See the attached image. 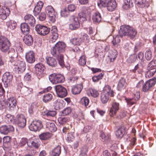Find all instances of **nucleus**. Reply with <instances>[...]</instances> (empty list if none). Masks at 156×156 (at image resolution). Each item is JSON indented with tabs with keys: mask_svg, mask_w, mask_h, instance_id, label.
Listing matches in <instances>:
<instances>
[{
	"mask_svg": "<svg viewBox=\"0 0 156 156\" xmlns=\"http://www.w3.org/2000/svg\"><path fill=\"white\" fill-rule=\"evenodd\" d=\"M11 43L5 37L0 36V50L3 52H7L10 49Z\"/></svg>",
	"mask_w": 156,
	"mask_h": 156,
	"instance_id": "obj_1",
	"label": "nucleus"
},
{
	"mask_svg": "<svg viewBox=\"0 0 156 156\" xmlns=\"http://www.w3.org/2000/svg\"><path fill=\"white\" fill-rule=\"evenodd\" d=\"M66 44L62 42L59 41L56 44L53 48L51 49V53L53 55L63 52L65 51Z\"/></svg>",
	"mask_w": 156,
	"mask_h": 156,
	"instance_id": "obj_2",
	"label": "nucleus"
},
{
	"mask_svg": "<svg viewBox=\"0 0 156 156\" xmlns=\"http://www.w3.org/2000/svg\"><path fill=\"white\" fill-rule=\"evenodd\" d=\"M45 10L49 22L54 23L55 21L56 13L53 7L48 5L46 8Z\"/></svg>",
	"mask_w": 156,
	"mask_h": 156,
	"instance_id": "obj_3",
	"label": "nucleus"
},
{
	"mask_svg": "<svg viewBox=\"0 0 156 156\" xmlns=\"http://www.w3.org/2000/svg\"><path fill=\"white\" fill-rule=\"evenodd\" d=\"M12 65L16 66L14 70L16 73H20L24 72L26 69V64L23 61L18 60L17 61H12Z\"/></svg>",
	"mask_w": 156,
	"mask_h": 156,
	"instance_id": "obj_4",
	"label": "nucleus"
},
{
	"mask_svg": "<svg viewBox=\"0 0 156 156\" xmlns=\"http://www.w3.org/2000/svg\"><path fill=\"white\" fill-rule=\"evenodd\" d=\"M50 81L53 84H57L63 82L65 79L64 76L59 74L53 73L49 76Z\"/></svg>",
	"mask_w": 156,
	"mask_h": 156,
	"instance_id": "obj_5",
	"label": "nucleus"
},
{
	"mask_svg": "<svg viewBox=\"0 0 156 156\" xmlns=\"http://www.w3.org/2000/svg\"><path fill=\"white\" fill-rule=\"evenodd\" d=\"M37 32L40 35L45 36L50 32V29L47 27L40 24L37 25L35 27Z\"/></svg>",
	"mask_w": 156,
	"mask_h": 156,
	"instance_id": "obj_6",
	"label": "nucleus"
},
{
	"mask_svg": "<svg viewBox=\"0 0 156 156\" xmlns=\"http://www.w3.org/2000/svg\"><path fill=\"white\" fill-rule=\"evenodd\" d=\"M55 88L56 94L58 97L63 98L67 96V90L64 87L59 85L55 86Z\"/></svg>",
	"mask_w": 156,
	"mask_h": 156,
	"instance_id": "obj_7",
	"label": "nucleus"
},
{
	"mask_svg": "<svg viewBox=\"0 0 156 156\" xmlns=\"http://www.w3.org/2000/svg\"><path fill=\"white\" fill-rule=\"evenodd\" d=\"M148 71L146 73V76L149 77L153 76L156 71V60H152L148 64Z\"/></svg>",
	"mask_w": 156,
	"mask_h": 156,
	"instance_id": "obj_8",
	"label": "nucleus"
},
{
	"mask_svg": "<svg viewBox=\"0 0 156 156\" xmlns=\"http://www.w3.org/2000/svg\"><path fill=\"white\" fill-rule=\"evenodd\" d=\"M156 83V78H154L147 81L143 85V91L145 92L154 86Z\"/></svg>",
	"mask_w": 156,
	"mask_h": 156,
	"instance_id": "obj_9",
	"label": "nucleus"
},
{
	"mask_svg": "<svg viewBox=\"0 0 156 156\" xmlns=\"http://www.w3.org/2000/svg\"><path fill=\"white\" fill-rule=\"evenodd\" d=\"M13 78L12 75L10 72H6L4 73L2 77V81L5 87H7L10 84Z\"/></svg>",
	"mask_w": 156,
	"mask_h": 156,
	"instance_id": "obj_10",
	"label": "nucleus"
},
{
	"mask_svg": "<svg viewBox=\"0 0 156 156\" xmlns=\"http://www.w3.org/2000/svg\"><path fill=\"white\" fill-rule=\"evenodd\" d=\"M43 127L41 122L40 120H35L30 125L29 128L32 131H37Z\"/></svg>",
	"mask_w": 156,
	"mask_h": 156,
	"instance_id": "obj_11",
	"label": "nucleus"
},
{
	"mask_svg": "<svg viewBox=\"0 0 156 156\" xmlns=\"http://www.w3.org/2000/svg\"><path fill=\"white\" fill-rule=\"evenodd\" d=\"M69 19L72 23L69 25V28L71 30H76L79 27L80 23L77 17L74 16H72L70 17Z\"/></svg>",
	"mask_w": 156,
	"mask_h": 156,
	"instance_id": "obj_12",
	"label": "nucleus"
},
{
	"mask_svg": "<svg viewBox=\"0 0 156 156\" xmlns=\"http://www.w3.org/2000/svg\"><path fill=\"white\" fill-rule=\"evenodd\" d=\"M8 110L13 111L16 108L17 105V101L13 97H10L7 99Z\"/></svg>",
	"mask_w": 156,
	"mask_h": 156,
	"instance_id": "obj_13",
	"label": "nucleus"
},
{
	"mask_svg": "<svg viewBox=\"0 0 156 156\" xmlns=\"http://www.w3.org/2000/svg\"><path fill=\"white\" fill-rule=\"evenodd\" d=\"M35 73L37 76L41 75L45 69V67L42 63H38L36 64L34 67Z\"/></svg>",
	"mask_w": 156,
	"mask_h": 156,
	"instance_id": "obj_14",
	"label": "nucleus"
},
{
	"mask_svg": "<svg viewBox=\"0 0 156 156\" xmlns=\"http://www.w3.org/2000/svg\"><path fill=\"white\" fill-rule=\"evenodd\" d=\"M14 130V127L10 125H3L0 127V132L2 134H7Z\"/></svg>",
	"mask_w": 156,
	"mask_h": 156,
	"instance_id": "obj_15",
	"label": "nucleus"
},
{
	"mask_svg": "<svg viewBox=\"0 0 156 156\" xmlns=\"http://www.w3.org/2000/svg\"><path fill=\"white\" fill-rule=\"evenodd\" d=\"M16 122L18 126L21 128H24L26 125V120L23 115L21 114L19 115Z\"/></svg>",
	"mask_w": 156,
	"mask_h": 156,
	"instance_id": "obj_16",
	"label": "nucleus"
},
{
	"mask_svg": "<svg viewBox=\"0 0 156 156\" xmlns=\"http://www.w3.org/2000/svg\"><path fill=\"white\" fill-rule=\"evenodd\" d=\"M26 60L28 63H32L35 61V54L33 51H30L25 55Z\"/></svg>",
	"mask_w": 156,
	"mask_h": 156,
	"instance_id": "obj_17",
	"label": "nucleus"
},
{
	"mask_svg": "<svg viewBox=\"0 0 156 156\" xmlns=\"http://www.w3.org/2000/svg\"><path fill=\"white\" fill-rule=\"evenodd\" d=\"M24 20L26 23L29 24L32 27H34L35 24V20L32 15L28 14L24 17Z\"/></svg>",
	"mask_w": 156,
	"mask_h": 156,
	"instance_id": "obj_18",
	"label": "nucleus"
},
{
	"mask_svg": "<svg viewBox=\"0 0 156 156\" xmlns=\"http://www.w3.org/2000/svg\"><path fill=\"white\" fill-rule=\"evenodd\" d=\"M119 104L117 102H114L112 104L109 113L111 116L113 117L116 114L119 109Z\"/></svg>",
	"mask_w": 156,
	"mask_h": 156,
	"instance_id": "obj_19",
	"label": "nucleus"
},
{
	"mask_svg": "<svg viewBox=\"0 0 156 156\" xmlns=\"http://www.w3.org/2000/svg\"><path fill=\"white\" fill-rule=\"evenodd\" d=\"M127 129L126 127L122 125L119 127L118 130L115 132L116 136L119 138H122L125 133Z\"/></svg>",
	"mask_w": 156,
	"mask_h": 156,
	"instance_id": "obj_20",
	"label": "nucleus"
},
{
	"mask_svg": "<svg viewBox=\"0 0 156 156\" xmlns=\"http://www.w3.org/2000/svg\"><path fill=\"white\" fill-rule=\"evenodd\" d=\"M129 26L128 25H122L120 27L119 30V34L121 37L127 36Z\"/></svg>",
	"mask_w": 156,
	"mask_h": 156,
	"instance_id": "obj_21",
	"label": "nucleus"
},
{
	"mask_svg": "<svg viewBox=\"0 0 156 156\" xmlns=\"http://www.w3.org/2000/svg\"><path fill=\"white\" fill-rule=\"evenodd\" d=\"M140 92H136L135 94H134L133 96V98L127 99L126 98L125 99L128 104L129 106H130L134 104L135 103V102L133 101V100L134 99L135 100H138L140 98Z\"/></svg>",
	"mask_w": 156,
	"mask_h": 156,
	"instance_id": "obj_22",
	"label": "nucleus"
},
{
	"mask_svg": "<svg viewBox=\"0 0 156 156\" xmlns=\"http://www.w3.org/2000/svg\"><path fill=\"white\" fill-rule=\"evenodd\" d=\"M117 6L116 2L115 0H110L109 1L106 6L108 10L112 11L114 10Z\"/></svg>",
	"mask_w": 156,
	"mask_h": 156,
	"instance_id": "obj_23",
	"label": "nucleus"
},
{
	"mask_svg": "<svg viewBox=\"0 0 156 156\" xmlns=\"http://www.w3.org/2000/svg\"><path fill=\"white\" fill-rule=\"evenodd\" d=\"M83 86L81 84L74 86L71 89L72 93L74 95L79 94L81 92Z\"/></svg>",
	"mask_w": 156,
	"mask_h": 156,
	"instance_id": "obj_24",
	"label": "nucleus"
},
{
	"mask_svg": "<svg viewBox=\"0 0 156 156\" xmlns=\"http://www.w3.org/2000/svg\"><path fill=\"white\" fill-rule=\"evenodd\" d=\"M3 9V11L0 13V18L2 20H5L9 15L10 11L9 8L5 7H4Z\"/></svg>",
	"mask_w": 156,
	"mask_h": 156,
	"instance_id": "obj_25",
	"label": "nucleus"
},
{
	"mask_svg": "<svg viewBox=\"0 0 156 156\" xmlns=\"http://www.w3.org/2000/svg\"><path fill=\"white\" fill-rule=\"evenodd\" d=\"M47 64L52 67H55L57 65V62L56 60L54 58L50 57L46 58Z\"/></svg>",
	"mask_w": 156,
	"mask_h": 156,
	"instance_id": "obj_26",
	"label": "nucleus"
},
{
	"mask_svg": "<svg viewBox=\"0 0 156 156\" xmlns=\"http://www.w3.org/2000/svg\"><path fill=\"white\" fill-rule=\"evenodd\" d=\"M51 33L52 41V42H55L58 39V37L56 26H53L52 27Z\"/></svg>",
	"mask_w": 156,
	"mask_h": 156,
	"instance_id": "obj_27",
	"label": "nucleus"
},
{
	"mask_svg": "<svg viewBox=\"0 0 156 156\" xmlns=\"http://www.w3.org/2000/svg\"><path fill=\"white\" fill-rule=\"evenodd\" d=\"M23 41L25 43L28 45H31L33 42V39L30 35H26L23 38Z\"/></svg>",
	"mask_w": 156,
	"mask_h": 156,
	"instance_id": "obj_28",
	"label": "nucleus"
},
{
	"mask_svg": "<svg viewBox=\"0 0 156 156\" xmlns=\"http://www.w3.org/2000/svg\"><path fill=\"white\" fill-rule=\"evenodd\" d=\"M135 3L139 6L143 8L147 7L149 4L147 0H135Z\"/></svg>",
	"mask_w": 156,
	"mask_h": 156,
	"instance_id": "obj_29",
	"label": "nucleus"
},
{
	"mask_svg": "<svg viewBox=\"0 0 156 156\" xmlns=\"http://www.w3.org/2000/svg\"><path fill=\"white\" fill-rule=\"evenodd\" d=\"M20 91L23 95L27 96L32 94L33 90L32 88L24 87L21 88Z\"/></svg>",
	"mask_w": 156,
	"mask_h": 156,
	"instance_id": "obj_30",
	"label": "nucleus"
},
{
	"mask_svg": "<svg viewBox=\"0 0 156 156\" xmlns=\"http://www.w3.org/2000/svg\"><path fill=\"white\" fill-rule=\"evenodd\" d=\"M46 128L47 130L51 132H54L57 130V128L55 124L51 122H48L46 123Z\"/></svg>",
	"mask_w": 156,
	"mask_h": 156,
	"instance_id": "obj_31",
	"label": "nucleus"
},
{
	"mask_svg": "<svg viewBox=\"0 0 156 156\" xmlns=\"http://www.w3.org/2000/svg\"><path fill=\"white\" fill-rule=\"evenodd\" d=\"M20 29L22 32L24 34H26L29 33V27L26 23H23L21 24Z\"/></svg>",
	"mask_w": 156,
	"mask_h": 156,
	"instance_id": "obj_32",
	"label": "nucleus"
},
{
	"mask_svg": "<svg viewBox=\"0 0 156 156\" xmlns=\"http://www.w3.org/2000/svg\"><path fill=\"white\" fill-rule=\"evenodd\" d=\"M92 20L94 23H99L101 20L100 13L98 12L94 13L92 15Z\"/></svg>",
	"mask_w": 156,
	"mask_h": 156,
	"instance_id": "obj_33",
	"label": "nucleus"
},
{
	"mask_svg": "<svg viewBox=\"0 0 156 156\" xmlns=\"http://www.w3.org/2000/svg\"><path fill=\"white\" fill-rule=\"evenodd\" d=\"M65 104L64 101L62 100L58 99L54 102V106L57 109L62 108Z\"/></svg>",
	"mask_w": 156,
	"mask_h": 156,
	"instance_id": "obj_34",
	"label": "nucleus"
},
{
	"mask_svg": "<svg viewBox=\"0 0 156 156\" xmlns=\"http://www.w3.org/2000/svg\"><path fill=\"white\" fill-rule=\"evenodd\" d=\"M124 4L122 5V8L124 9H127L133 6V3L131 0H124Z\"/></svg>",
	"mask_w": 156,
	"mask_h": 156,
	"instance_id": "obj_35",
	"label": "nucleus"
},
{
	"mask_svg": "<svg viewBox=\"0 0 156 156\" xmlns=\"http://www.w3.org/2000/svg\"><path fill=\"white\" fill-rule=\"evenodd\" d=\"M128 29L127 36H129L131 38H133L136 34V31L133 28L130 26Z\"/></svg>",
	"mask_w": 156,
	"mask_h": 156,
	"instance_id": "obj_36",
	"label": "nucleus"
},
{
	"mask_svg": "<svg viewBox=\"0 0 156 156\" xmlns=\"http://www.w3.org/2000/svg\"><path fill=\"white\" fill-rule=\"evenodd\" d=\"M88 11L86 9L83 10L81 12L79 13V16L82 21L87 20Z\"/></svg>",
	"mask_w": 156,
	"mask_h": 156,
	"instance_id": "obj_37",
	"label": "nucleus"
},
{
	"mask_svg": "<svg viewBox=\"0 0 156 156\" xmlns=\"http://www.w3.org/2000/svg\"><path fill=\"white\" fill-rule=\"evenodd\" d=\"M70 41L74 45H79L82 42V39L79 37H78L71 39Z\"/></svg>",
	"mask_w": 156,
	"mask_h": 156,
	"instance_id": "obj_38",
	"label": "nucleus"
},
{
	"mask_svg": "<svg viewBox=\"0 0 156 156\" xmlns=\"http://www.w3.org/2000/svg\"><path fill=\"white\" fill-rule=\"evenodd\" d=\"M88 94L89 96H92L94 98H96L98 96L99 93L98 91L94 89H89Z\"/></svg>",
	"mask_w": 156,
	"mask_h": 156,
	"instance_id": "obj_39",
	"label": "nucleus"
},
{
	"mask_svg": "<svg viewBox=\"0 0 156 156\" xmlns=\"http://www.w3.org/2000/svg\"><path fill=\"white\" fill-rule=\"evenodd\" d=\"M6 25L8 29L12 30L16 28V23L14 21L10 20L6 22Z\"/></svg>",
	"mask_w": 156,
	"mask_h": 156,
	"instance_id": "obj_40",
	"label": "nucleus"
},
{
	"mask_svg": "<svg viewBox=\"0 0 156 156\" xmlns=\"http://www.w3.org/2000/svg\"><path fill=\"white\" fill-rule=\"evenodd\" d=\"M51 136V133L49 132H46L40 135L39 137L41 140H45L50 138Z\"/></svg>",
	"mask_w": 156,
	"mask_h": 156,
	"instance_id": "obj_41",
	"label": "nucleus"
},
{
	"mask_svg": "<svg viewBox=\"0 0 156 156\" xmlns=\"http://www.w3.org/2000/svg\"><path fill=\"white\" fill-rule=\"evenodd\" d=\"M120 41V39L119 35L114 36L113 37V39L112 41L113 45L115 47H117Z\"/></svg>",
	"mask_w": 156,
	"mask_h": 156,
	"instance_id": "obj_42",
	"label": "nucleus"
},
{
	"mask_svg": "<svg viewBox=\"0 0 156 156\" xmlns=\"http://www.w3.org/2000/svg\"><path fill=\"white\" fill-rule=\"evenodd\" d=\"M126 84V81L123 78H121L118 84L117 87L119 90L125 88Z\"/></svg>",
	"mask_w": 156,
	"mask_h": 156,
	"instance_id": "obj_43",
	"label": "nucleus"
},
{
	"mask_svg": "<svg viewBox=\"0 0 156 156\" xmlns=\"http://www.w3.org/2000/svg\"><path fill=\"white\" fill-rule=\"evenodd\" d=\"M53 56L57 57L59 63L61 66L64 65V57L62 54L58 53V54H56V55Z\"/></svg>",
	"mask_w": 156,
	"mask_h": 156,
	"instance_id": "obj_44",
	"label": "nucleus"
},
{
	"mask_svg": "<svg viewBox=\"0 0 156 156\" xmlns=\"http://www.w3.org/2000/svg\"><path fill=\"white\" fill-rule=\"evenodd\" d=\"M61 147L58 145L55 147L52 151V156H59L61 153Z\"/></svg>",
	"mask_w": 156,
	"mask_h": 156,
	"instance_id": "obj_45",
	"label": "nucleus"
},
{
	"mask_svg": "<svg viewBox=\"0 0 156 156\" xmlns=\"http://www.w3.org/2000/svg\"><path fill=\"white\" fill-rule=\"evenodd\" d=\"M28 145L37 148L39 146V144L37 141H34L32 139H30L28 141Z\"/></svg>",
	"mask_w": 156,
	"mask_h": 156,
	"instance_id": "obj_46",
	"label": "nucleus"
},
{
	"mask_svg": "<svg viewBox=\"0 0 156 156\" xmlns=\"http://www.w3.org/2000/svg\"><path fill=\"white\" fill-rule=\"evenodd\" d=\"M53 98L52 94L48 93L44 95L43 96V101L45 102H47L51 101Z\"/></svg>",
	"mask_w": 156,
	"mask_h": 156,
	"instance_id": "obj_47",
	"label": "nucleus"
},
{
	"mask_svg": "<svg viewBox=\"0 0 156 156\" xmlns=\"http://www.w3.org/2000/svg\"><path fill=\"white\" fill-rule=\"evenodd\" d=\"M109 95L105 93H101V99L103 103H105L107 102L109 99Z\"/></svg>",
	"mask_w": 156,
	"mask_h": 156,
	"instance_id": "obj_48",
	"label": "nucleus"
},
{
	"mask_svg": "<svg viewBox=\"0 0 156 156\" xmlns=\"http://www.w3.org/2000/svg\"><path fill=\"white\" fill-rule=\"evenodd\" d=\"M145 58L148 61L151 60L152 58V52L151 50L149 49L147 50L145 53Z\"/></svg>",
	"mask_w": 156,
	"mask_h": 156,
	"instance_id": "obj_49",
	"label": "nucleus"
},
{
	"mask_svg": "<svg viewBox=\"0 0 156 156\" xmlns=\"http://www.w3.org/2000/svg\"><path fill=\"white\" fill-rule=\"evenodd\" d=\"M11 137L9 136H4L3 139V145L5 146L6 144L9 145L11 141Z\"/></svg>",
	"mask_w": 156,
	"mask_h": 156,
	"instance_id": "obj_50",
	"label": "nucleus"
},
{
	"mask_svg": "<svg viewBox=\"0 0 156 156\" xmlns=\"http://www.w3.org/2000/svg\"><path fill=\"white\" fill-rule=\"evenodd\" d=\"M78 63L80 65L84 66L86 63V59L84 55H82L80 57Z\"/></svg>",
	"mask_w": 156,
	"mask_h": 156,
	"instance_id": "obj_51",
	"label": "nucleus"
},
{
	"mask_svg": "<svg viewBox=\"0 0 156 156\" xmlns=\"http://www.w3.org/2000/svg\"><path fill=\"white\" fill-rule=\"evenodd\" d=\"M72 109L69 107H67L64 109L62 112V114L63 116L68 115L72 112Z\"/></svg>",
	"mask_w": 156,
	"mask_h": 156,
	"instance_id": "obj_52",
	"label": "nucleus"
},
{
	"mask_svg": "<svg viewBox=\"0 0 156 156\" xmlns=\"http://www.w3.org/2000/svg\"><path fill=\"white\" fill-rule=\"evenodd\" d=\"M6 108L8 109V105L7 101H6L4 100L0 101V109L3 110Z\"/></svg>",
	"mask_w": 156,
	"mask_h": 156,
	"instance_id": "obj_53",
	"label": "nucleus"
},
{
	"mask_svg": "<svg viewBox=\"0 0 156 156\" xmlns=\"http://www.w3.org/2000/svg\"><path fill=\"white\" fill-rule=\"evenodd\" d=\"M80 102L82 105L87 107L89 103V100L87 98L83 97L81 99Z\"/></svg>",
	"mask_w": 156,
	"mask_h": 156,
	"instance_id": "obj_54",
	"label": "nucleus"
},
{
	"mask_svg": "<svg viewBox=\"0 0 156 156\" xmlns=\"http://www.w3.org/2000/svg\"><path fill=\"white\" fill-rule=\"evenodd\" d=\"M69 12L66 9H62L60 12V15L62 17H67L69 15Z\"/></svg>",
	"mask_w": 156,
	"mask_h": 156,
	"instance_id": "obj_55",
	"label": "nucleus"
},
{
	"mask_svg": "<svg viewBox=\"0 0 156 156\" xmlns=\"http://www.w3.org/2000/svg\"><path fill=\"white\" fill-rule=\"evenodd\" d=\"M56 114V112L55 111L48 110L45 113V115L47 117H54Z\"/></svg>",
	"mask_w": 156,
	"mask_h": 156,
	"instance_id": "obj_56",
	"label": "nucleus"
},
{
	"mask_svg": "<svg viewBox=\"0 0 156 156\" xmlns=\"http://www.w3.org/2000/svg\"><path fill=\"white\" fill-rule=\"evenodd\" d=\"M111 88L109 85H107L105 86L103 88V90L102 93L110 95V92L111 91Z\"/></svg>",
	"mask_w": 156,
	"mask_h": 156,
	"instance_id": "obj_57",
	"label": "nucleus"
},
{
	"mask_svg": "<svg viewBox=\"0 0 156 156\" xmlns=\"http://www.w3.org/2000/svg\"><path fill=\"white\" fill-rule=\"evenodd\" d=\"M37 107V104L35 103H32L29 109V112L30 114H33L34 111Z\"/></svg>",
	"mask_w": 156,
	"mask_h": 156,
	"instance_id": "obj_58",
	"label": "nucleus"
},
{
	"mask_svg": "<svg viewBox=\"0 0 156 156\" xmlns=\"http://www.w3.org/2000/svg\"><path fill=\"white\" fill-rule=\"evenodd\" d=\"M103 74L101 73L98 76H94L92 77L93 81L94 82H97L99 80L102 79Z\"/></svg>",
	"mask_w": 156,
	"mask_h": 156,
	"instance_id": "obj_59",
	"label": "nucleus"
},
{
	"mask_svg": "<svg viewBox=\"0 0 156 156\" xmlns=\"http://www.w3.org/2000/svg\"><path fill=\"white\" fill-rule=\"evenodd\" d=\"M74 139V136L73 134V133H68L66 140L68 142H71L73 141Z\"/></svg>",
	"mask_w": 156,
	"mask_h": 156,
	"instance_id": "obj_60",
	"label": "nucleus"
},
{
	"mask_svg": "<svg viewBox=\"0 0 156 156\" xmlns=\"http://www.w3.org/2000/svg\"><path fill=\"white\" fill-rule=\"evenodd\" d=\"M117 52L116 51L112 52L109 56L111 62H113L117 57Z\"/></svg>",
	"mask_w": 156,
	"mask_h": 156,
	"instance_id": "obj_61",
	"label": "nucleus"
},
{
	"mask_svg": "<svg viewBox=\"0 0 156 156\" xmlns=\"http://www.w3.org/2000/svg\"><path fill=\"white\" fill-rule=\"evenodd\" d=\"M136 59L138 58L142 62H144V54L143 53L140 52L138 53L137 55L136 56Z\"/></svg>",
	"mask_w": 156,
	"mask_h": 156,
	"instance_id": "obj_62",
	"label": "nucleus"
},
{
	"mask_svg": "<svg viewBox=\"0 0 156 156\" xmlns=\"http://www.w3.org/2000/svg\"><path fill=\"white\" fill-rule=\"evenodd\" d=\"M108 1V0H100V2L98 3V5L99 6L105 7Z\"/></svg>",
	"mask_w": 156,
	"mask_h": 156,
	"instance_id": "obj_63",
	"label": "nucleus"
},
{
	"mask_svg": "<svg viewBox=\"0 0 156 156\" xmlns=\"http://www.w3.org/2000/svg\"><path fill=\"white\" fill-rule=\"evenodd\" d=\"M16 49L18 53H21L23 51L22 45L20 43H17L16 45Z\"/></svg>",
	"mask_w": 156,
	"mask_h": 156,
	"instance_id": "obj_64",
	"label": "nucleus"
}]
</instances>
